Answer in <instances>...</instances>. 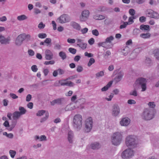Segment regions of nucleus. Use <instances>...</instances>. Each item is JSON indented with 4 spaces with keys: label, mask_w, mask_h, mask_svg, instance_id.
<instances>
[{
    "label": "nucleus",
    "mask_w": 159,
    "mask_h": 159,
    "mask_svg": "<svg viewBox=\"0 0 159 159\" xmlns=\"http://www.w3.org/2000/svg\"><path fill=\"white\" fill-rule=\"evenodd\" d=\"M129 50L128 48L126 47L124 49H123L122 52L125 55H126L128 53V50Z\"/></svg>",
    "instance_id": "45"
},
{
    "label": "nucleus",
    "mask_w": 159,
    "mask_h": 159,
    "mask_svg": "<svg viewBox=\"0 0 159 159\" xmlns=\"http://www.w3.org/2000/svg\"><path fill=\"white\" fill-rule=\"evenodd\" d=\"M88 42L90 45L93 44L94 42V39L93 38H91L88 41Z\"/></svg>",
    "instance_id": "58"
},
{
    "label": "nucleus",
    "mask_w": 159,
    "mask_h": 159,
    "mask_svg": "<svg viewBox=\"0 0 159 159\" xmlns=\"http://www.w3.org/2000/svg\"><path fill=\"white\" fill-rule=\"evenodd\" d=\"M140 29L142 30L146 31H147L150 30V27L148 25H142L140 26Z\"/></svg>",
    "instance_id": "19"
},
{
    "label": "nucleus",
    "mask_w": 159,
    "mask_h": 159,
    "mask_svg": "<svg viewBox=\"0 0 159 159\" xmlns=\"http://www.w3.org/2000/svg\"><path fill=\"white\" fill-rule=\"evenodd\" d=\"M59 22L61 23H63L69 22V20L66 15H63L61 16L58 19Z\"/></svg>",
    "instance_id": "12"
},
{
    "label": "nucleus",
    "mask_w": 159,
    "mask_h": 159,
    "mask_svg": "<svg viewBox=\"0 0 159 159\" xmlns=\"http://www.w3.org/2000/svg\"><path fill=\"white\" fill-rule=\"evenodd\" d=\"M134 155L133 151L130 149H128L124 151L122 154V157L124 159L131 157Z\"/></svg>",
    "instance_id": "7"
},
{
    "label": "nucleus",
    "mask_w": 159,
    "mask_h": 159,
    "mask_svg": "<svg viewBox=\"0 0 159 159\" xmlns=\"http://www.w3.org/2000/svg\"><path fill=\"white\" fill-rule=\"evenodd\" d=\"M83 68L82 66H79L77 68L76 70L78 72H82L83 71Z\"/></svg>",
    "instance_id": "50"
},
{
    "label": "nucleus",
    "mask_w": 159,
    "mask_h": 159,
    "mask_svg": "<svg viewBox=\"0 0 159 159\" xmlns=\"http://www.w3.org/2000/svg\"><path fill=\"white\" fill-rule=\"evenodd\" d=\"M10 95L11 97L13 99H16L18 98V97L14 93H11Z\"/></svg>",
    "instance_id": "63"
},
{
    "label": "nucleus",
    "mask_w": 159,
    "mask_h": 159,
    "mask_svg": "<svg viewBox=\"0 0 159 159\" xmlns=\"http://www.w3.org/2000/svg\"><path fill=\"white\" fill-rule=\"evenodd\" d=\"M114 39L113 36H111L107 38L105 40V41L107 43H110L111 41L113 40Z\"/></svg>",
    "instance_id": "37"
},
{
    "label": "nucleus",
    "mask_w": 159,
    "mask_h": 159,
    "mask_svg": "<svg viewBox=\"0 0 159 159\" xmlns=\"http://www.w3.org/2000/svg\"><path fill=\"white\" fill-rule=\"evenodd\" d=\"M147 15L148 17L151 18L156 19L159 18V15L158 13L151 10L149 11Z\"/></svg>",
    "instance_id": "11"
},
{
    "label": "nucleus",
    "mask_w": 159,
    "mask_h": 159,
    "mask_svg": "<svg viewBox=\"0 0 159 159\" xmlns=\"http://www.w3.org/2000/svg\"><path fill=\"white\" fill-rule=\"evenodd\" d=\"M122 139V135L120 133L116 132L113 134L111 137V142L114 145H119Z\"/></svg>",
    "instance_id": "3"
},
{
    "label": "nucleus",
    "mask_w": 159,
    "mask_h": 159,
    "mask_svg": "<svg viewBox=\"0 0 159 159\" xmlns=\"http://www.w3.org/2000/svg\"><path fill=\"white\" fill-rule=\"evenodd\" d=\"M77 45L78 46L83 49H86L87 46V44L84 42L82 43L81 44L79 43L78 44H77Z\"/></svg>",
    "instance_id": "30"
},
{
    "label": "nucleus",
    "mask_w": 159,
    "mask_h": 159,
    "mask_svg": "<svg viewBox=\"0 0 159 159\" xmlns=\"http://www.w3.org/2000/svg\"><path fill=\"white\" fill-rule=\"evenodd\" d=\"M55 61L54 60H51L49 61H45L44 62V64L46 65H53L55 63Z\"/></svg>",
    "instance_id": "38"
},
{
    "label": "nucleus",
    "mask_w": 159,
    "mask_h": 159,
    "mask_svg": "<svg viewBox=\"0 0 159 159\" xmlns=\"http://www.w3.org/2000/svg\"><path fill=\"white\" fill-rule=\"evenodd\" d=\"M23 41L22 36L20 34L16 38L15 42L16 44L18 46H20L22 44Z\"/></svg>",
    "instance_id": "18"
},
{
    "label": "nucleus",
    "mask_w": 159,
    "mask_h": 159,
    "mask_svg": "<svg viewBox=\"0 0 159 159\" xmlns=\"http://www.w3.org/2000/svg\"><path fill=\"white\" fill-rule=\"evenodd\" d=\"M92 34L96 36H98L99 34L98 30H92Z\"/></svg>",
    "instance_id": "43"
},
{
    "label": "nucleus",
    "mask_w": 159,
    "mask_h": 159,
    "mask_svg": "<svg viewBox=\"0 0 159 159\" xmlns=\"http://www.w3.org/2000/svg\"><path fill=\"white\" fill-rule=\"evenodd\" d=\"M146 80L143 78H140L137 79L136 82L135 84L137 85L141 86L142 88V91H144L146 89Z\"/></svg>",
    "instance_id": "5"
},
{
    "label": "nucleus",
    "mask_w": 159,
    "mask_h": 159,
    "mask_svg": "<svg viewBox=\"0 0 159 159\" xmlns=\"http://www.w3.org/2000/svg\"><path fill=\"white\" fill-rule=\"evenodd\" d=\"M89 12L88 10H84L82 11L81 16L80 17L81 21H85L89 17Z\"/></svg>",
    "instance_id": "10"
},
{
    "label": "nucleus",
    "mask_w": 159,
    "mask_h": 159,
    "mask_svg": "<svg viewBox=\"0 0 159 159\" xmlns=\"http://www.w3.org/2000/svg\"><path fill=\"white\" fill-rule=\"evenodd\" d=\"M44 113L45 114V116L41 119V122H43L46 121L48 118L49 116L48 112H46L44 110H42L38 111V113L36 114V115L37 116H41L43 115Z\"/></svg>",
    "instance_id": "8"
},
{
    "label": "nucleus",
    "mask_w": 159,
    "mask_h": 159,
    "mask_svg": "<svg viewBox=\"0 0 159 159\" xmlns=\"http://www.w3.org/2000/svg\"><path fill=\"white\" fill-rule=\"evenodd\" d=\"M93 120L91 117H89L85 121V131L87 132L90 131L93 126Z\"/></svg>",
    "instance_id": "6"
},
{
    "label": "nucleus",
    "mask_w": 159,
    "mask_h": 159,
    "mask_svg": "<svg viewBox=\"0 0 159 159\" xmlns=\"http://www.w3.org/2000/svg\"><path fill=\"white\" fill-rule=\"evenodd\" d=\"M95 62L94 59L93 58H91L88 63V66H90L93 64Z\"/></svg>",
    "instance_id": "36"
},
{
    "label": "nucleus",
    "mask_w": 159,
    "mask_h": 159,
    "mask_svg": "<svg viewBox=\"0 0 159 159\" xmlns=\"http://www.w3.org/2000/svg\"><path fill=\"white\" fill-rule=\"evenodd\" d=\"M88 30V29L87 28H85L81 30L82 34H84L87 33Z\"/></svg>",
    "instance_id": "52"
},
{
    "label": "nucleus",
    "mask_w": 159,
    "mask_h": 159,
    "mask_svg": "<svg viewBox=\"0 0 159 159\" xmlns=\"http://www.w3.org/2000/svg\"><path fill=\"white\" fill-rule=\"evenodd\" d=\"M32 70L34 72H36L37 71L38 69L37 68V66L35 65H33L32 66L31 68Z\"/></svg>",
    "instance_id": "48"
},
{
    "label": "nucleus",
    "mask_w": 159,
    "mask_h": 159,
    "mask_svg": "<svg viewBox=\"0 0 159 159\" xmlns=\"http://www.w3.org/2000/svg\"><path fill=\"white\" fill-rule=\"evenodd\" d=\"M154 112L153 110L145 109L142 115L143 118L146 120L152 119L154 116Z\"/></svg>",
    "instance_id": "1"
},
{
    "label": "nucleus",
    "mask_w": 159,
    "mask_h": 159,
    "mask_svg": "<svg viewBox=\"0 0 159 159\" xmlns=\"http://www.w3.org/2000/svg\"><path fill=\"white\" fill-rule=\"evenodd\" d=\"M19 110L20 111L19 113L21 115L25 114L26 112V110L23 107H19Z\"/></svg>",
    "instance_id": "34"
},
{
    "label": "nucleus",
    "mask_w": 159,
    "mask_h": 159,
    "mask_svg": "<svg viewBox=\"0 0 159 159\" xmlns=\"http://www.w3.org/2000/svg\"><path fill=\"white\" fill-rule=\"evenodd\" d=\"M154 56L158 60H159V49H155L153 51Z\"/></svg>",
    "instance_id": "28"
},
{
    "label": "nucleus",
    "mask_w": 159,
    "mask_h": 159,
    "mask_svg": "<svg viewBox=\"0 0 159 159\" xmlns=\"http://www.w3.org/2000/svg\"><path fill=\"white\" fill-rule=\"evenodd\" d=\"M70 25L74 29L77 30H80L81 27L80 25L75 22H72L70 23Z\"/></svg>",
    "instance_id": "17"
},
{
    "label": "nucleus",
    "mask_w": 159,
    "mask_h": 159,
    "mask_svg": "<svg viewBox=\"0 0 159 159\" xmlns=\"http://www.w3.org/2000/svg\"><path fill=\"white\" fill-rule=\"evenodd\" d=\"M129 13L130 15L133 16L135 14V11L133 9H130L129 10Z\"/></svg>",
    "instance_id": "51"
},
{
    "label": "nucleus",
    "mask_w": 159,
    "mask_h": 159,
    "mask_svg": "<svg viewBox=\"0 0 159 159\" xmlns=\"http://www.w3.org/2000/svg\"><path fill=\"white\" fill-rule=\"evenodd\" d=\"M100 147V145H99V143H95L92 144L91 145V148L93 149H98Z\"/></svg>",
    "instance_id": "27"
},
{
    "label": "nucleus",
    "mask_w": 159,
    "mask_h": 159,
    "mask_svg": "<svg viewBox=\"0 0 159 159\" xmlns=\"http://www.w3.org/2000/svg\"><path fill=\"white\" fill-rule=\"evenodd\" d=\"M28 53L29 55L31 56H34V51L31 49H30L28 50Z\"/></svg>",
    "instance_id": "53"
},
{
    "label": "nucleus",
    "mask_w": 159,
    "mask_h": 159,
    "mask_svg": "<svg viewBox=\"0 0 159 159\" xmlns=\"http://www.w3.org/2000/svg\"><path fill=\"white\" fill-rule=\"evenodd\" d=\"M146 18L144 16H141L139 18V20L140 22H143L146 20Z\"/></svg>",
    "instance_id": "56"
},
{
    "label": "nucleus",
    "mask_w": 159,
    "mask_h": 159,
    "mask_svg": "<svg viewBox=\"0 0 159 159\" xmlns=\"http://www.w3.org/2000/svg\"><path fill=\"white\" fill-rule=\"evenodd\" d=\"M53 54L52 51L49 49L46 50L45 53V58L46 60H50L53 58Z\"/></svg>",
    "instance_id": "9"
},
{
    "label": "nucleus",
    "mask_w": 159,
    "mask_h": 159,
    "mask_svg": "<svg viewBox=\"0 0 159 159\" xmlns=\"http://www.w3.org/2000/svg\"><path fill=\"white\" fill-rule=\"evenodd\" d=\"M51 42V39L50 38H46L44 40V42L45 43L49 44Z\"/></svg>",
    "instance_id": "62"
},
{
    "label": "nucleus",
    "mask_w": 159,
    "mask_h": 159,
    "mask_svg": "<svg viewBox=\"0 0 159 159\" xmlns=\"http://www.w3.org/2000/svg\"><path fill=\"white\" fill-rule=\"evenodd\" d=\"M68 50L70 52L73 54H75L76 52V49L71 48H69L68 49Z\"/></svg>",
    "instance_id": "41"
},
{
    "label": "nucleus",
    "mask_w": 159,
    "mask_h": 159,
    "mask_svg": "<svg viewBox=\"0 0 159 159\" xmlns=\"http://www.w3.org/2000/svg\"><path fill=\"white\" fill-rule=\"evenodd\" d=\"M45 26V24H43L42 22H41L38 25V27L40 29H43Z\"/></svg>",
    "instance_id": "42"
},
{
    "label": "nucleus",
    "mask_w": 159,
    "mask_h": 159,
    "mask_svg": "<svg viewBox=\"0 0 159 159\" xmlns=\"http://www.w3.org/2000/svg\"><path fill=\"white\" fill-rule=\"evenodd\" d=\"M128 103L129 104H135L136 103V102L134 100L129 99L128 101Z\"/></svg>",
    "instance_id": "55"
},
{
    "label": "nucleus",
    "mask_w": 159,
    "mask_h": 159,
    "mask_svg": "<svg viewBox=\"0 0 159 159\" xmlns=\"http://www.w3.org/2000/svg\"><path fill=\"white\" fill-rule=\"evenodd\" d=\"M22 38V39L24 40L26 39L27 40H29L30 39V34H20Z\"/></svg>",
    "instance_id": "25"
},
{
    "label": "nucleus",
    "mask_w": 159,
    "mask_h": 159,
    "mask_svg": "<svg viewBox=\"0 0 159 159\" xmlns=\"http://www.w3.org/2000/svg\"><path fill=\"white\" fill-rule=\"evenodd\" d=\"M148 105L150 107L152 108H154L155 107V105L154 102H149L148 103Z\"/></svg>",
    "instance_id": "47"
},
{
    "label": "nucleus",
    "mask_w": 159,
    "mask_h": 159,
    "mask_svg": "<svg viewBox=\"0 0 159 159\" xmlns=\"http://www.w3.org/2000/svg\"><path fill=\"white\" fill-rule=\"evenodd\" d=\"M34 12L35 14L37 15L40 13L41 11L38 8H34Z\"/></svg>",
    "instance_id": "61"
},
{
    "label": "nucleus",
    "mask_w": 159,
    "mask_h": 159,
    "mask_svg": "<svg viewBox=\"0 0 159 159\" xmlns=\"http://www.w3.org/2000/svg\"><path fill=\"white\" fill-rule=\"evenodd\" d=\"M38 36L40 39H44L46 37L47 35L45 33H40L38 34Z\"/></svg>",
    "instance_id": "39"
},
{
    "label": "nucleus",
    "mask_w": 159,
    "mask_h": 159,
    "mask_svg": "<svg viewBox=\"0 0 159 159\" xmlns=\"http://www.w3.org/2000/svg\"><path fill=\"white\" fill-rule=\"evenodd\" d=\"M62 98H58L54 100L51 102V104L52 105H54L56 104H61V102Z\"/></svg>",
    "instance_id": "23"
},
{
    "label": "nucleus",
    "mask_w": 159,
    "mask_h": 159,
    "mask_svg": "<svg viewBox=\"0 0 159 159\" xmlns=\"http://www.w3.org/2000/svg\"><path fill=\"white\" fill-rule=\"evenodd\" d=\"M136 137L134 136L130 135L128 136L126 139L125 143L128 147L132 148L135 147L137 145L136 143Z\"/></svg>",
    "instance_id": "4"
},
{
    "label": "nucleus",
    "mask_w": 159,
    "mask_h": 159,
    "mask_svg": "<svg viewBox=\"0 0 159 159\" xmlns=\"http://www.w3.org/2000/svg\"><path fill=\"white\" fill-rule=\"evenodd\" d=\"M80 57L79 56H76L74 58V60L75 61H78L80 59Z\"/></svg>",
    "instance_id": "64"
},
{
    "label": "nucleus",
    "mask_w": 159,
    "mask_h": 159,
    "mask_svg": "<svg viewBox=\"0 0 159 159\" xmlns=\"http://www.w3.org/2000/svg\"><path fill=\"white\" fill-rule=\"evenodd\" d=\"M27 18V17L24 15L18 16L17 17V19L19 21L23 20L26 19Z\"/></svg>",
    "instance_id": "32"
},
{
    "label": "nucleus",
    "mask_w": 159,
    "mask_h": 159,
    "mask_svg": "<svg viewBox=\"0 0 159 159\" xmlns=\"http://www.w3.org/2000/svg\"><path fill=\"white\" fill-rule=\"evenodd\" d=\"M130 122V119L127 118H123L120 122V124L122 126H127L129 125Z\"/></svg>",
    "instance_id": "15"
},
{
    "label": "nucleus",
    "mask_w": 159,
    "mask_h": 159,
    "mask_svg": "<svg viewBox=\"0 0 159 159\" xmlns=\"http://www.w3.org/2000/svg\"><path fill=\"white\" fill-rule=\"evenodd\" d=\"M68 139L70 143L72 142V139L73 137V133L71 131H69L68 134Z\"/></svg>",
    "instance_id": "24"
},
{
    "label": "nucleus",
    "mask_w": 159,
    "mask_h": 159,
    "mask_svg": "<svg viewBox=\"0 0 159 159\" xmlns=\"http://www.w3.org/2000/svg\"><path fill=\"white\" fill-rule=\"evenodd\" d=\"M84 55L85 56L87 57H93V54L91 53H89L87 52H86L84 53Z\"/></svg>",
    "instance_id": "54"
},
{
    "label": "nucleus",
    "mask_w": 159,
    "mask_h": 159,
    "mask_svg": "<svg viewBox=\"0 0 159 159\" xmlns=\"http://www.w3.org/2000/svg\"><path fill=\"white\" fill-rule=\"evenodd\" d=\"M10 41L9 38H6L0 34V43L1 44H8Z\"/></svg>",
    "instance_id": "14"
},
{
    "label": "nucleus",
    "mask_w": 159,
    "mask_h": 159,
    "mask_svg": "<svg viewBox=\"0 0 159 159\" xmlns=\"http://www.w3.org/2000/svg\"><path fill=\"white\" fill-rule=\"evenodd\" d=\"M130 94L131 95H133L134 96H136L137 95V91L134 90L132 92L130 93Z\"/></svg>",
    "instance_id": "57"
},
{
    "label": "nucleus",
    "mask_w": 159,
    "mask_h": 159,
    "mask_svg": "<svg viewBox=\"0 0 159 159\" xmlns=\"http://www.w3.org/2000/svg\"><path fill=\"white\" fill-rule=\"evenodd\" d=\"M52 26L53 27V29L54 30H55L57 29V25L56 24L54 21H52Z\"/></svg>",
    "instance_id": "60"
},
{
    "label": "nucleus",
    "mask_w": 159,
    "mask_h": 159,
    "mask_svg": "<svg viewBox=\"0 0 159 159\" xmlns=\"http://www.w3.org/2000/svg\"><path fill=\"white\" fill-rule=\"evenodd\" d=\"M59 83L61 85H66L70 87L74 86V84L70 81H66V80H61L59 81Z\"/></svg>",
    "instance_id": "13"
},
{
    "label": "nucleus",
    "mask_w": 159,
    "mask_h": 159,
    "mask_svg": "<svg viewBox=\"0 0 159 159\" xmlns=\"http://www.w3.org/2000/svg\"><path fill=\"white\" fill-rule=\"evenodd\" d=\"M75 41L76 40L75 39L70 38H68L67 40L68 43H75Z\"/></svg>",
    "instance_id": "44"
},
{
    "label": "nucleus",
    "mask_w": 159,
    "mask_h": 159,
    "mask_svg": "<svg viewBox=\"0 0 159 159\" xmlns=\"http://www.w3.org/2000/svg\"><path fill=\"white\" fill-rule=\"evenodd\" d=\"M104 75V72L102 71H101L100 72L97 73L96 74V76L97 77H99L102 76Z\"/></svg>",
    "instance_id": "49"
},
{
    "label": "nucleus",
    "mask_w": 159,
    "mask_h": 159,
    "mask_svg": "<svg viewBox=\"0 0 159 159\" xmlns=\"http://www.w3.org/2000/svg\"><path fill=\"white\" fill-rule=\"evenodd\" d=\"M49 72V70L47 69H44L43 70V73L45 76H46L48 75Z\"/></svg>",
    "instance_id": "59"
},
{
    "label": "nucleus",
    "mask_w": 159,
    "mask_h": 159,
    "mask_svg": "<svg viewBox=\"0 0 159 159\" xmlns=\"http://www.w3.org/2000/svg\"><path fill=\"white\" fill-rule=\"evenodd\" d=\"M21 115L19 111H15L13 114V118L14 120L18 118Z\"/></svg>",
    "instance_id": "26"
},
{
    "label": "nucleus",
    "mask_w": 159,
    "mask_h": 159,
    "mask_svg": "<svg viewBox=\"0 0 159 159\" xmlns=\"http://www.w3.org/2000/svg\"><path fill=\"white\" fill-rule=\"evenodd\" d=\"M82 116L79 114L75 115L73 118V123L74 127L80 129L82 126Z\"/></svg>",
    "instance_id": "2"
},
{
    "label": "nucleus",
    "mask_w": 159,
    "mask_h": 159,
    "mask_svg": "<svg viewBox=\"0 0 159 159\" xmlns=\"http://www.w3.org/2000/svg\"><path fill=\"white\" fill-rule=\"evenodd\" d=\"M9 153L11 158H14L16 154V152L15 151L10 150L9 151Z\"/></svg>",
    "instance_id": "40"
},
{
    "label": "nucleus",
    "mask_w": 159,
    "mask_h": 159,
    "mask_svg": "<svg viewBox=\"0 0 159 159\" xmlns=\"http://www.w3.org/2000/svg\"><path fill=\"white\" fill-rule=\"evenodd\" d=\"M140 37L143 39H146L149 38L151 36V34L149 33H147L146 34H141L140 35Z\"/></svg>",
    "instance_id": "22"
},
{
    "label": "nucleus",
    "mask_w": 159,
    "mask_h": 159,
    "mask_svg": "<svg viewBox=\"0 0 159 159\" xmlns=\"http://www.w3.org/2000/svg\"><path fill=\"white\" fill-rule=\"evenodd\" d=\"M59 56L63 60H64L66 58V55L65 53V52H63L61 51L59 53Z\"/></svg>",
    "instance_id": "29"
},
{
    "label": "nucleus",
    "mask_w": 159,
    "mask_h": 159,
    "mask_svg": "<svg viewBox=\"0 0 159 159\" xmlns=\"http://www.w3.org/2000/svg\"><path fill=\"white\" fill-rule=\"evenodd\" d=\"M123 76V73L122 71L120 72L118 75L115 79L116 82H118L120 80Z\"/></svg>",
    "instance_id": "21"
},
{
    "label": "nucleus",
    "mask_w": 159,
    "mask_h": 159,
    "mask_svg": "<svg viewBox=\"0 0 159 159\" xmlns=\"http://www.w3.org/2000/svg\"><path fill=\"white\" fill-rule=\"evenodd\" d=\"M120 108L117 106H114L113 107L112 114L114 116H117L120 113Z\"/></svg>",
    "instance_id": "16"
},
{
    "label": "nucleus",
    "mask_w": 159,
    "mask_h": 159,
    "mask_svg": "<svg viewBox=\"0 0 159 159\" xmlns=\"http://www.w3.org/2000/svg\"><path fill=\"white\" fill-rule=\"evenodd\" d=\"M107 43L105 41V42L100 43L99 45L102 46L105 48H110L109 46L107 45Z\"/></svg>",
    "instance_id": "31"
},
{
    "label": "nucleus",
    "mask_w": 159,
    "mask_h": 159,
    "mask_svg": "<svg viewBox=\"0 0 159 159\" xmlns=\"http://www.w3.org/2000/svg\"><path fill=\"white\" fill-rule=\"evenodd\" d=\"M112 84V81H110L109 82L106 86H105L101 89L102 91L103 92L107 91L108 89L111 86Z\"/></svg>",
    "instance_id": "20"
},
{
    "label": "nucleus",
    "mask_w": 159,
    "mask_h": 159,
    "mask_svg": "<svg viewBox=\"0 0 159 159\" xmlns=\"http://www.w3.org/2000/svg\"><path fill=\"white\" fill-rule=\"evenodd\" d=\"M72 105L70 104L67 105L65 108L66 111H70L73 110L75 108V107L74 106V108L72 107Z\"/></svg>",
    "instance_id": "33"
},
{
    "label": "nucleus",
    "mask_w": 159,
    "mask_h": 159,
    "mask_svg": "<svg viewBox=\"0 0 159 159\" xmlns=\"http://www.w3.org/2000/svg\"><path fill=\"white\" fill-rule=\"evenodd\" d=\"M127 25H128V23H127V22H124L123 25H121L120 26V29L125 28Z\"/></svg>",
    "instance_id": "46"
},
{
    "label": "nucleus",
    "mask_w": 159,
    "mask_h": 159,
    "mask_svg": "<svg viewBox=\"0 0 159 159\" xmlns=\"http://www.w3.org/2000/svg\"><path fill=\"white\" fill-rule=\"evenodd\" d=\"M135 18L134 16L129 17L128 20V21L127 22L128 25H130L133 23L134 22L133 20Z\"/></svg>",
    "instance_id": "35"
}]
</instances>
